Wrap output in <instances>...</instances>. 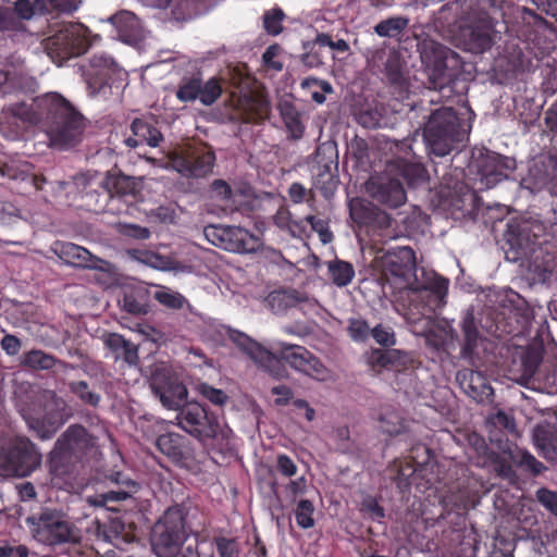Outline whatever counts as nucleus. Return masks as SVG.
<instances>
[{
  "instance_id": "1",
  "label": "nucleus",
  "mask_w": 557,
  "mask_h": 557,
  "mask_svg": "<svg viewBox=\"0 0 557 557\" xmlns=\"http://www.w3.org/2000/svg\"><path fill=\"white\" fill-rule=\"evenodd\" d=\"M9 112L24 124H42L52 145L69 149L82 140L85 119L73 104L57 92L38 98L33 106L24 102L12 104Z\"/></svg>"
},
{
  "instance_id": "2",
  "label": "nucleus",
  "mask_w": 557,
  "mask_h": 557,
  "mask_svg": "<svg viewBox=\"0 0 557 557\" xmlns=\"http://www.w3.org/2000/svg\"><path fill=\"white\" fill-rule=\"evenodd\" d=\"M107 435L112 440L108 433ZM110 457L111 467L107 469V511H121V507L113 505L121 504L124 513L121 517L108 518L107 543L123 550L125 546L137 540V525L129 519L126 511L127 506H135L134 495L139 491V483L134 479L133 471L126 467L114 443H112Z\"/></svg>"
},
{
  "instance_id": "3",
  "label": "nucleus",
  "mask_w": 557,
  "mask_h": 557,
  "mask_svg": "<svg viewBox=\"0 0 557 557\" xmlns=\"http://www.w3.org/2000/svg\"><path fill=\"white\" fill-rule=\"evenodd\" d=\"M548 22L525 7L515 11L512 30L516 37L508 39L502 53L496 59V67L508 78L530 72L535 67L533 61L545 55L546 48L542 46V34L547 29Z\"/></svg>"
},
{
  "instance_id": "4",
  "label": "nucleus",
  "mask_w": 557,
  "mask_h": 557,
  "mask_svg": "<svg viewBox=\"0 0 557 557\" xmlns=\"http://www.w3.org/2000/svg\"><path fill=\"white\" fill-rule=\"evenodd\" d=\"M416 270V252L410 246L379 248L369 264L370 275L384 295L407 287Z\"/></svg>"
},
{
  "instance_id": "5",
  "label": "nucleus",
  "mask_w": 557,
  "mask_h": 557,
  "mask_svg": "<svg viewBox=\"0 0 557 557\" xmlns=\"http://www.w3.org/2000/svg\"><path fill=\"white\" fill-rule=\"evenodd\" d=\"M191 530L186 523L185 508L180 505L169 507L154 528L152 549L157 557H199L197 544L188 545L182 554V546Z\"/></svg>"
},
{
  "instance_id": "6",
  "label": "nucleus",
  "mask_w": 557,
  "mask_h": 557,
  "mask_svg": "<svg viewBox=\"0 0 557 557\" xmlns=\"http://www.w3.org/2000/svg\"><path fill=\"white\" fill-rule=\"evenodd\" d=\"M469 129L453 108L434 110L423 127V138L430 152L436 157L449 154L468 138Z\"/></svg>"
},
{
  "instance_id": "7",
  "label": "nucleus",
  "mask_w": 557,
  "mask_h": 557,
  "mask_svg": "<svg viewBox=\"0 0 557 557\" xmlns=\"http://www.w3.org/2000/svg\"><path fill=\"white\" fill-rule=\"evenodd\" d=\"M32 524V533L36 541L45 545H57L61 543H71L69 557H94L97 552L92 548L83 549L77 543L78 535L72 524L54 511L46 510L38 517L27 519Z\"/></svg>"
},
{
  "instance_id": "8",
  "label": "nucleus",
  "mask_w": 557,
  "mask_h": 557,
  "mask_svg": "<svg viewBox=\"0 0 557 557\" xmlns=\"http://www.w3.org/2000/svg\"><path fill=\"white\" fill-rule=\"evenodd\" d=\"M92 45L90 30L82 23H67L45 41L48 55L57 65L77 58Z\"/></svg>"
},
{
  "instance_id": "9",
  "label": "nucleus",
  "mask_w": 557,
  "mask_h": 557,
  "mask_svg": "<svg viewBox=\"0 0 557 557\" xmlns=\"http://www.w3.org/2000/svg\"><path fill=\"white\" fill-rule=\"evenodd\" d=\"M166 168L173 169L187 178H203L215 164V153L206 146L185 145L166 154Z\"/></svg>"
},
{
  "instance_id": "10",
  "label": "nucleus",
  "mask_w": 557,
  "mask_h": 557,
  "mask_svg": "<svg viewBox=\"0 0 557 557\" xmlns=\"http://www.w3.org/2000/svg\"><path fill=\"white\" fill-rule=\"evenodd\" d=\"M113 265L107 261V293L113 296L123 311L145 315L150 311L151 295L147 286L125 278H113Z\"/></svg>"
},
{
  "instance_id": "11",
  "label": "nucleus",
  "mask_w": 557,
  "mask_h": 557,
  "mask_svg": "<svg viewBox=\"0 0 557 557\" xmlns=\"http://www.w3.org/2000/svg\"><path fill=\"white\" fill-rule=\"evenodd\" d=\"M41 462V455L26 437H16L8 447L0 449V476L25 478Z\"/></svg>"
},
{
  "instance_id": "12",
  "label": "nucleus",
  "mask_w": 557,
  "mask_h": 557,
  "mask_svg": "<svg viewBox=\"0 0 557 557\" xmlns=\"http://www.w3.org/2000/svg\"><path fill=\"white\" fill-rule=\"evenodd\" d=\"M505 351L506 359L502 367L521 382H529L539 374V368L543 361L544 347L542 345H503L499 347V354Z\"/></svg>"
},
{
  "instance_id": "13",
  "label": "nucleus",
  "mask_w": 557,
  "mask_h": 557,
  "mask_svg": "<svg viewBox=\"0 0 557 557\" xmlns=\"http://www.w3.org/2000/svg\"><path fill=\"white\" fill-rule=\"evenodd\" d=\"M176 419L181 429L201 442L215 438L220 432L219 417L199 403L185 404Z\"/></svg>"
},
{
  "instance_id": "14",
  "label": "nucleus",
  "mask_w": 557,
  "mask_h": 557,
  "mask_svg": "<svg viewBox=\"0 0 557 557\" xmlns=\"http://www.w3.org/2000/svg\"><path fill=\"white\" fill-rule=\"evenodd\" d=\"M205 236L212 245L232 252H255L262 245L258 236L235 225H209Z\"/></svg>"
},
{
  "instance_id": "15",
  "label": "nucleus",
  "mask_w": 557,
  "mask_h": 557,
  "mask_svg": "<svg viewBox=\"0 0 557 557\" xmlns=\"http://www.w3.org/2000/svg\"><path fill=\"white\" fill-rule=\"evenodd\" d=\"M141 183L126 175L107 172V212L112 214L129 213L140 194Z\"/></svg>"
},
{
  "instance_id": "16",
  "label": "nucleus",
  "mask_w": 557,
  "mask_h": 557,
  "mask_svg": "<svg viewBox=\"0 0 557 557\" xmlns=\"http://www.w3.org/2000/svg\"><path fill=\"white\" fill-rule=\"evenodd\" d=\"M150 386L163 407L168 409H181L186 403L187 387L169 368H156L151 373Z\"/></svg>"
},
{
  "instance_id": "17",
  "label": "nucleus",
  "mask_w": 557,
  "mask_h": 557,
  "mask_svg": "<svg viewBox=\"0 0 557 557\" xmlns=\"http://www.w3.org/2000/svg\"><path fill=\"white\" fill-rule=\"evenodd\" d=\"M463 344L461 357L470 361L473 367L498 363L493 350L494 343L480 336L473 315H467L461 325Z\"/></svg>"
},
{
  "instance_id": "18",
  "label": "nucleus",
  "mask_w": 557,
  "mask_h": 557,
  "mask_svg": "<svg viewBox=\"0 0 557 557\" xmlns=\"http://www.w3.org/2000/svg\"><path fill=\"white\" fill-rule=\"evenodd\" d=\"M367 191L377 202L389 208H398L407 199L403 180L394 175L393 164H388L384 173L372 175L369 178Z\"/></svg>"
},
{
  "instance_id": "19",
  "label": "nucleus",
  "mask_w": 557,
  "mask_h": 557,
  "mask_svg": "<svg viewBox=\"0 0 557 557\" xmlns=\"http://www.w3.org/2000/svg\"><path fill=\"white\" fill-rule=\"evenodd\" d=\"M57 443L71 451L82 463H90L101 455L97 438L79 424L70 425Z\"/></svg>"
},
{
  "instance_id": "20",
  "label": "nucleus",
  "mask_w": 557,
  "mask_h": 557,
  "mask_svg": "<svg viewBox=\"0 0 557 557\" xmlns=\"http://www.w3.org/2000/svg\"><path fill=\"white\" fill-rule=\"evenodd\" d=\"M66 404L62 398L52 394L45 406V414L41 418H29L27 420L30 429L36 431L41 440L51 438L61 425L66 421Z\"/></svg>"
},
{
  "instance_id": "21",
  "label": "nucleus",
  "mask_w": 557,
  "mask_h": 557,
  "mask_svg": "<svg viewBox=\"0 0 557 557\" xmlns=\"http://www.w3.org/2000/svg\"><path fill=\"white\" fill-rule=\"evenodd\" d=\"M276 364L280 360H284L290 367L305 373H321L323 366L320 360L314 357L306 347L299 345L277 342L273 346Z\"/></svg>"
},
{
  "instance_id": "22",
  "label": "nucleus",
  "mask_w": 557,
  "mask_h": 557,
  "mask_svg": "<svg viewBox=\"0 0 557 557\" xmlns=\"http://www.w3.org/2000/svg\"><path fill=\"white\" fill-rule=\"evenodd\" d=\"M475 163L482 182H484L488 188L507 178L509 172L515 169L513 159L490 150H485V152L480 151Z\"/></svg>"
},
{
  "instance_id": "23",
  "label": "nucleus",
  "mask_w": 557,
  "mask_h": 557,
  "mask_svg": "<svg viewBox=\"0 0 557 557\" xmlns=\"http://www.w3.org/2000/svg\"><path fill=\"white\" fill-rule=\"evenodd\" d=\"M458 63V55L448 48H442L436 54L433 65L430 67V84L435 90L453 89L451 84L457 78L454 65Z\"/></svg>"
},
{
  "instance_id": "24",
  "label": "nucleus",
  "mask_w": 557,
  "mask_h": 557,
  "mask_svg": "<svg viewBox=\"0 0 557 557\" xmlns=\"http://www.w3.org/2000/svg\"><path fill=\"white\" fill-rule=\"evenodd\" d=\"M64 188L75 187L81 202L76 205L77 208L85 209L89 212H101L100 194L95 186L104 188V181L89 177L87 174H78L74 176L73 182L62 183Z\"/></svg>"
},
{
  "instance_id": "25",
  "label": "nucleus",
  "mask_w": 557,
  "mask_h": 557,
  "mask_svg": "<svg viewBox=\"0 0 557 557\" xmlns=\"http://www.w3.org/2000/svg\"><path fill=\"white\" fill-rule=\"evenodd\" d=\"M384 74L393 88V95L398 100L408 98L409 79L406 62L397 51H391L385 62Z\"/></svg>"
},
{
  "instance_id": "26",
  "label": "nucleus",
  "mask_w": 557,
  "mask_h": 557,
  "mask_svg": "<svg viewBox=\"0 0 557 557\" xmlns=\"http://www.w3.org/2000/svg\"><path fill=\"white\" fill-rule=\"evenodd\" d=\"M156 445L163 455L176 465H182L189 458V442L181 434L173 432L161 434L158 436Z\"/></svg>"
},
{
  "instance_id": "27",
  "label": "nucleus",
  "mask_w": 557,
  "mask_h": 557,
  "mask_svg": "<svg viewBox=\"0 0 557 557\" xmlns=\"http://www.w3.org/2000/svg\"><path fill=\"white\" fill-rule=\"evenodd\" d=\"M414 450H422L425 455V458L422 461H417L416 458L410 455L409 458L412 462L406 461L403 462L400 460H395L392 465V480L396 483L397 487L400 491H405L411 484V476L424 465L429 461L431 455L430 449L424 445H418L417 447L411 449V453Z\"/></svg>"
},
{
  "instance_id": "28",
  "label": "nucleus",
  "mask_w": 557,
  "mask_h": 557,
  "mask_svg": "<svg viewBox=\"0 0 557 557\" xmlns=\"http://www.w3.org/2000/svg\"><path fill=\"white\" fill-rule=\"evenodd\" d=\"M236 346L250 357L259 367L271 371L275 362V356L270 350L262 347L259 343L251 339L244 333L235 332L231 335Z\"/></svg>"
},
{
  "instance_id": "29",
  "label": "nucleus",
  "mask_w": 557,
  "mask_h": 557,
  "mask_svg": "<svg viewBox=\"0 0 557 557\" xmlns=\"http://www.w3.org/2000/svg\"><path fill=\"white\" fill-rule=\"evenodd\" d=\"M52 251L66 264L78 268H92V255L84 247L70 242L57 240Z\"/></svg>"
},
{
  "instance_id": "30",
  "label": "nucleus",
  "mask_w": 557,
  "mask_h": 557,
  "mask_svg": "<svg viewBox=\"0 0 557 557\" xmlns=\"http://www.w3.org/2000/svg\"><path fill=\"white\" fill-rule=\"evenodd\" d=\"M109 356L115 362H122L127 366H135L138 362L137 346L116 333H111L107 336V357Z\"/></svg>"
},
{
  "instance_id": "31",
  "label": "nucleus",
  "mask_w": 557,
  "mask_h": 557,
  "mask_svg": "<svg viewBox=\"0 0 557 557\" xmlns=\"http://www.w3.org/2000/svg\"><path fill=\"white\" fill-rule=\"evenodd\" d=\"M456 379L462 389L476 401H483L493 392L485 377L479 371L468 369L459 371Z\"/></svg>"
},
{
  "instance_id": "32",
  "label": "nucleus",
  "mask_w": 557,
  "mask_h": 557,
  "mask_svg": "<svg viewBox=\"0 0 557 557\" xmlns=\"http://www.w3.org/2000/svg\"><path fill=\"white\" fill-rule=\"evenodd\" d=\"M81 463L65 447L55 442L49 454V471L54 478H65L74 473L76 466Z\"/></svg>"
},
{
  "instance_id": "33",
  "label": "nucleus",
  "mask_w": 557,
  "mask_h": 557,
  "mask_svg": "<svg viewBox=\"0 0 557 557\" xmlns=\"http://www.w3.org/2000/svg\"><path fill=\"white\" fill-rule=\"evenodd\" d=\"M114 29L120 40L129 42L137 37L138 20L136 15L129 11H121L113 16L107 18Z\"/></svg>"
},
{
  "instance_id": "34",
  "label": "nucleus",
  "mask_w": 557,
  "mask_h": 557,
  "mask_svg": "<svg viewBox=\"0 0 557 557\" xmlns=\"http://www.w3.org/2000/svg\"><path fill=\"white\" fill-rule=\"evenodd\" d=\"M281 117L284 122L288 137L298 140L305 134V124L301 120V114L294 103L290 101H283L278 104Z\"/></svg>"
},
{
  "instance_id": "35",
  "label": "nucleus",
  "mask_w": 557,
  "mask_h": 557,
  "mask_svg": "<svg viewBox=\"0 0 557 557\" xmlns=\"http://www.w3.org/2000/svg\"><path fill=\"white\" fill-rule=\"evenodd\" d=\"M350 216L359 226H373L376 223H383L388 216L370 203H354L350 206Z\"/></svg>"
},
{
  "instance_id": "36",
  "label": "nucleus",
  "mask_w": 557,
  "mask_h": 557,
  "mask_svg": "<svg viewBox=\"0 0 557 557\" xmlns=\"http://www.w3.org/2000/svg\"><path fill=\"white\" fill-rule=\"evenodd\" d=\"M83 76L90 88L101 90L104 87V54L94 55L87 64L81 66Z\"/></svg>"
},
{
  "instance_id": "37",
  "label": "nucleus",
  "mask_w": 557,
  "mask_h": 557,
  "mask_svg": "<svg viewBox=\"0 0 557 557\" xmlns=\"http://www.w3.org/2000/svg\"><path fill=\"white\" fill-rule=\"evenodd\" d=\"M131 129L134 136L139 138L140 144H147L154 148L163 141V135L160 129L146 120L135 119L131 124Z\"/></svg>"
},
{
  "instance_id": "38",
  "label": "nucleus",
  "mask_w": 557,
  "mask_h": 557,
  "mask_svg": "<svg viewBox=\"0 0 557 557\" xmlns=\"http://www.w3.org/2000/svg\"><path fill=\"white\" fill-rule=\"evenodd\" d=\"M493 29L490 25H475L470 28L468 45L472 52L483 53L493 46Z\"/></svg>"
},
{
  "instance_id": "39",
  "label": "nucleus",
  "mask_w": 557,
  "mask_h": 557,
  "mask_svg": "<svg viewBox=\"0 0 557 557\" xmlns=\"http://www.w3.org/2000/svg\"><path fill=\"white\" fill-rule=\"evenodd\" d=\"M201 83V72H196L190 75H184L175 91L176 98L181 102H194L199 99Z\"/></svg>"
},
{
  "instance_id": "40",
  "label": "nucleus",
  "mask_w": 557,
  "mask_h": 557,
  "mask_svg": "<svg viewBox=\"0 0 557 557\" xmlns=\"http://www.w3.org/2000/svg\"><path fill=\"white\" fill-rule=\"evenodd\" d=\"M57 363L54 356L41 349H32L24 352L21 366L32 370H51Z\"/></svg>"
},
{
  "instance_id": "41",
  "label": "nucleus",
  "mask_w": 557,
  "mask_h": 557,
  "mask_svg": "<svg viewBox=\"0 0 557 557\" xmlns=\"http://www.w3.org/2000/svg\"><path fill=\"white\" fill-rule=\"evenodd\" d=\"M329 273L333 283L338 287H344L351 283L355 276V270L351 263L344 260H335L329 264Z\"/></svg>"
},
{
  "instance_id": "42",
  "label": "nucleus",
  "mask_w": 557,
  "mask_h": 557,
  "mask_svg": "<svg viewBox=\"0 0 557 557\" xmlns=\"http://www.w3.org/2000/svg\"><path fill=\"white\" fill-rule=\"evenodd\" d=\"M222 79L220 77H210L207 82L201 78L199 101L201 104L209 107L212 106L222 95Z\"/></svg>"
},
{
  "instance_id": "43",
  "label": "nucleus",
  "mask_w": 557,
  "mask_h": 557,
  "mask_svg": "<svg viewBox=\"0 0 557 557\" xmlns=\"http://www.w3.org/2000/svg\"><path fill=\"white\" fill-rule=\"evenodd\" d=\"M300 85L302 89L310 94L312 100L318 104L325 102V94L333 92V87L329 82L317 77H307L302 79Z\"/></svg>"
},
{
  "instance_id": "44",
  "label": "nucleus",
  "mask_w": 557,
  "mask_h": 557,
  "mask_svg": "<svg viewBox=\"0 0 557 557\" xmlns=\"http://www.w3.org/2000/svg\"><path fill=\"white\" fill-rule=\"evenodd\" d=\"M393 166L394 170H398V174L396 175L398 177L401 176V178L406 181L409 186L416 185L420 181H423L426 175L425 169L418 163L400 161Z\"/></svg>"
},
{
  "instance_id": "45",
  "label": "nucleus",
  "mask_w": 557,
  "mask_h": 557,
  "mask_svg": "<svg viewBox=\"0 0 557 557\" xmlns=\"http://www.w3.org/2000/svg\"><path fill=\"white\" fill-rule=\"evenodd\" d=\"M268 304L273 312L282 313L297 302L296 292L274 290L268 296Z\"/></svg>"
},
{
  "instance_id": "46",
  "label": "nucleus",
  "mask_w": 557,
  "mask_h": 557,
  "mask_svg": "<svg viewBox=\"0 0 557 557\" xmlns=\"http://www.w3.org/2000/svg\"><path fill=\"white\" fill-rule=\"evenodd\" d=\"M154 299L163 307L173 310H180L185 305H188V300L184 295L164 286L154 293Z\"/></svg>"
},
{
  "instance_id": "47",
  "label": "nucleus",
  "mask_w": 557,
  "mask_h": 557,
  "mask_svg": "<svg viewBox=\"0 0 557 557\" xmlns=\"http://www.w3.org/2000/svg\"><path fill=\"white\" fill-rule=\"evenodd\" d=\"M11 12H13V17L17 21L23 36L29 34L26 22L35 15V8L30 0H16Z\"/></svg>"
},
{
  "instance_id": "48",
  "label": "nucleus",
  "mask_w": 557,
  "mask_h": 557,
  "mask_svg": "<svg viewBox=\"0 0 557 557\" xmlns=\"http://www.w3.org/2000/svg\"><path fill=\"white\" fill-rule=\"evenodd\" d=\"M408 25V20L401 16H394L381 21L375 25L374 30L381 37H395Z\"/></svg>"
},
{
  "instance_id": "49",
  "label": "nucleus",
  "mask_w": 557,
  "mask_h": 557,
  "mask_svg": "<svg viewBox=\"0 0 557 557\" xmlns=\"http://www.w3.org/2000/svg\"><path fill=\"white\" fill-rule=\"evenodd\" d=\"M537 244L541 246V250L549 256L546 264L548 265L550 262L557 263V220L550 223L549 226H545L544 238L537 242Z\"/></svg>"
},
{
  "instance_id": "50",
  "label": "nucleus",
  "mask_w": 557,
  "mask_h": 557,
  "mask_svg": "<svg viewBox=\"0 0 557 557\" xmlns=\"http://www.w3.org/2000/svg\"><path fill=\"white\" fill-rule=\"evenodd\" d=\"M285 17L286 15L284 11L278 7L267 10L263 13V28L267 34L272 36H277L281 34L283 30L282 24Z\"/></svg>"
},
{
  "instance_id": "51",
  "label": "nucleus",
  "mask_w": 557,
  "mask_h": 557,
  "mask_svg": "<svg viewBox=\"0 0 557 557\" xmlns=\"http://www.w3.org/2000/svg\"><path fill=\"white\" fill-rule=\"evenodd\" d=\"M70 391L84 404L96 407L100 403V395L92 392L85 381L71 382Z\"/></svg>"
},
{
  "instance_id": "52",
  "label": "nucleus",
  "mask_w": 557,
  "mask_h": 557,
  "mask_svg": "<svg viewBox=\"0 0 557 557\" xmlns=\"http://www.w3.org/2000/svg\"><path fill=\"white\" fill-rule=\"evenodd\" d=\"M314 506L309 499L298 502L295 509V519L301 529H310L314 525Z\"/></svg>"
},
{
  "instance_id": "53",
  "label": "nucleus",
  "mask_w": 557,
  "mask_h": 557,
  "mask_svg": "<svg viewBox=\"0 0 557 557\" xmlns=\"http://www.w3.org/2000/svg\"><path fill=\"white\" fill-rule=\"evenodd\" d=\"M371 330L368 322L361 318L348 319L347 333L354 342L366 343L371 336Z\"/></svg>"
},
{
  "instance_id": "54",
  "label": "nucleus",
  "mask_w": 557,
  "mask_h": 557,
  "mask_svg": "<svg viewBox=\"0 0 557 557\" xmlns=\"http://www.w3.org/2000/svg\"><path fill=\"white\" fill-rule=\"evenodd\" d=\"M274 224L282 231L289 232L293 236H296V232H301V222L293 220L290 211L285 207H280L276 213L273 215Z\"/></svg>"
},
{
  "instance_id": "55",
  "label": "nucleus",
  "mask_w": 557,
  "mask_h": 557,
  "mask_svg": "<svg viewBox=\"0 0 557 557\" xmlns=\"http://www.w3.org/2000/svg\"><path fill=\"white\" fill-rule=\"evenodd\" d=\"M388 369L396 372H404L409 368H412L413 358L409 352L398 350V349H388Z\"/></svg>"
},
{
  "instance_id": "56",
  "label": "nucleus",
  "mask_w": 557,
  "mask_h": 557,
  "mask_svg": "<svg viewBox=\"0 0 557 557\" xmlns=\"http://www.w3.org/2000/svg\"><path fill=\"white\" fill-rule=\"evenodd\" d=\"M114 227L122 236L138 240H146L151 235V232L148 227L140 226L138 224L117 222L114 224Z\"/></svg>"
},
{
  "instance_id": "57",
  "label": "nucleus",
  "mask_w": 557,
  "mask_h": 557,
  "mask_svg": "<svg viewBox=\"0 0 557 557\" xmlns=\"http://www.w3.org/2000/svg\"><path fill=\"white\" fill-rule=\"evenodd\" d=\"M0 32L7 33L10 37L23 36L10 7L0 5Z\"/></svg>"
},
{
  "instance_id": "58",
  "label": "nucleus",
  "mask_w": 557,
  "mask_h": 557,
  "mask_svg": "<svg viewBox=\"0 0 557 557\" xmlns=\"http://www.w3.org/2000/svg\"><path fill=\"white\" fill-rule=\"evenodd\" d=\"M213 543L220 557L239 556L240 548L235 537L215 536Z\"/></svg>"
},
{
  "instance_id": "59",
  "label": "nucleus",
  "mask_w": 557,
  "mask_h": 557,
  "mask_svg": "<svg viewBox=\"0 0 557 557\" xmlns=\"http://www.w3.org/2000/svg\"><path fill=\"white\" fill-rule=\"evenodd\" d=\"M537 446L546 460L557 463V435L546 434L539 437Z\"/></svg>"
},
{
  "instance_id": "60",
  "label": "nucleus",
  "mask_w": 557,
  "mask_h": 557,
  "mask_svg": "<svg viewBox=\"0 0 557 557\" xmlns=\"http://www.w3.org/2000/svg\"><path fill=\"white\" fill-rule=\"evenodd\" d=\"M317 46L320 48L329 47L332 50H336L342 53H345L349 50V45L346 40H344V39L333 40L332 36L326 33H320L317 35V37L313 41L312 49H314Z\"/></svg>"
},
{
  "instance_id": "61",
  "label": "nucleus",
  "mask_w": 557,
  "mask_h": 557,
  "mask_svg": "<svg viewBox=\"0 0 557 557\" xmlns=\"http://www.w3.org/2000/svg\"><path fill=\"white\" fill-rule=\"evenodd\" d=\"M305 221L310 224L312 231L318 233L320 240L323 244H329L333 240V233L330 231L329 223L325 220L319 219L314 215H307Z\"/></svg>"
},
{
  "instance_id": "62",
  "label": "nucleus",
  "mask_w": 557,
  "mask_h": 557,
  "mask_svg": "<svg viewBox=\"0 0 557 557\" xmlns=\"http://www.w3.org/2000/svg\"><path fill=\"white\" fill-rule=\"evenodd\" d=\"M376 344L389 347L396 343L395 333L389 326L377 324L371 330V336Z\"/></svg>"
},
{
  "instance_id": "63",
  "label": "nucleus",
  "mask_w": 557,
  "mask_h": 557,
  "mask_svg": "<svg viewBox=\"0 0 557 557\" xmlns=\"http://www.w3.org/2000/svg\"><path fill=\"white\" fill-rule=\"evenodd\" d=\"M519 466L531 473L532 475H539L543 473L547 468L543 462L537 460L531 453L523 451L520 456Z\"/></svg>"
},
{
  "instance_id": "64",
  "label": "nucleus",
  "mask_w": 557,
  "mask_h": 557,
  "mask_svg": "<svg viewBox=\"0 0 557 557\" xmlns=\"http://www.w3.org/2000/svg\"><path fill=\"white\" fill-rule=\"evenodd\" d=\"M536 499L543 507L557 517V492L541 487L536 491Z\"/></svg>"
}]
</instances>
